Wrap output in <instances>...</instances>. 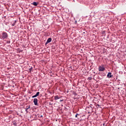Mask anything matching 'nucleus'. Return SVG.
<instances>
[{"label":"nucleus","instance_id":"nucleus-4","mask_svg":"<svg viewBox=\"0 0 126 126\" xmlns=\"http://www.w3.org/2000/svg\"><path fill=\"white\" fill-rule=\"evenodd\" d=\"M51 42H52V38L50 37L49 38L47 41L45 43V45H48V44H49V43H51Z\"/></svg>","mask_w":126,"mask_h":126},{"label":"nucleus","instance_id":"nucleus-18","mask_svg":"<svg viewBox=\"0 0 126 126\" xmlns=\"http://www.w3.org/2000/svg\"><path fill=\"white\" fill-rule=\"evenodd\" d=\"M39 118H43V115H40V116H38Z\"/></svg>","mask_w":126,"mask_h":126},{"label":"nucleus","instance_id":"nucleus-2","mask_svg":"<svg viewBox=\"0 0 126 126\" xmlns=\"http://www.w3.org/2000/svg\"><path fill=\"white\" fill-rule=\"evenodd\" d=\"M99 71H104L105 70V68L104 66H99L98 67Z\"/></svg>","mask_w":126,"mask_h":126},{"label":"nucleus","instance_id":"nucleus-20","mask_svg":"<svg viewBox=\"0 0 126 126\" xmlns=\"http://www.w3.org/2000/svg\"><path fill=\"white\" fill-rule=\"evenodd\" d=\"M63 99H61V100H60V102H63Z\"/></svg>","mask_w":126,"mask_h":126},{"label":"nucleus","instance_id":"nucleus-6","mask_svg":"<svg viewBox=\"0 0 126 126\" xmlns=\"http://www.w3.org/2000/svg\"><path fill=\"white\" fill-rule=\"evenodd\" d=\"M39 94H40V92H37L35 95H34L32 96V98H36V97H37V96L39 95Z\"/></svg>","mask_w":126,"mask_h":126},{"label":"nucleus","instance_id":"nucleus-5","mask_svg":"<svg viewBox=\"0 0 126 126\" xmlns=\"http://www.w3.org/2000/svg\"><path fill=\"white\" fill-rule=\"evenodd\" d=\"M107 76L108 78H111V77H113V76L112 75V73H111V72H108V74H107Z\"/></svg>","mask_w":126,"mask_h":126},{"label":"nucleus","instance_id":"nucleus-1","mask_svg":"<svg viewBox=\"0 0 126 126\" xmlns=\"http://www.w3.org/2000/svg\"><path fill=\"white\" fill-rule=\"evenodd\" d=\"M8 37V35L7 34V33L3 32L1 33V35L0 36V38H1L2 39H6Z\"/></svg>","mask_w":126,"mask_h":126},{"label":"nucleus","instance_id":"nucleus-12","mask_svg":"<svg viewBox=\"0 0 126 126\" xmlns=\"http://www.w3.org/2000/svg\"><path fill=\"white\" fill-rule=\"evenodd\" d=\"M13 125L14 126H16L17 125V123L16 122H14L13 123Z\"/></svg>","mask_w":126,"mask_h":126},{"label":"nucleus","instance_id":"nucleus-19","mask_svg":"<svg viewBox=\"0 0 126 126\" xmlns=\"http://www.w3.org/2000/svg\"><path fill=\"white\" fill-rule=\"evenodd\" d=\"M98 79L101 80V79H102V78H100V77H98Z\"/></svg>","mask_w":126,"mask_h":126},{"label":"nucleus","instance_id":"nucleus-14","mask_svg":"<svg viewBox=\"0 0 126 126\" xmlns=\"http://www.w3.org/2000/svg\"><path fill=\"white\" fill-rule=\"evenodd\" d=\"M79 116V114L78 113H77L76 115H75V118H77V116Z\"/></svg>","mask_w":126,"mask_h":126},{"label":"nucleus","instance_id":"nucleus-25","mask_svg":"<svg viewBox=\"0 0 126 126\" xmlns=\"http://www.w3.org/2000/svg\"><path fill=\"white\" fill-rule=\"evenodd\" d=\"M76 22H77V21H75V23H76Z\"/></svg>","mask_w":126,"mask_h":126},{"label":"nucleus","instance_id":"nucleus-8","mask_svg":"<svg viewBox=\"0 0 126 126\" xmlns=\"http://www.w3.org/2000/svg\"><path fill=\"white\" fill-rule=\"evenodd\" d=\"M55 100H59V99H61V97L59 96V95H55L54 96Z\"/></svg>","mask_w":126,"mask_h":126},{"label":"nucleus","instance_id":"nucleus-16","mask_svg":"<svg viewBox=\"0 0 126 126\" xmlns=\"http://www.w3.org/2000/svg\"><path fill=\"white\" fill-rule=\"evenodd\" d=\"M7 44H10V41H7Z\"/></svg>","mask_w":126,"mask_h":126},{"label":"nucleus","instance_id":"nucleus-24","mask_svg":"<svg viewBox=\"0 0 126 126\" xmlns=\"http://www.w3.org/2000/svg\"><path fill=\"white\" fill-rule=\"evenodd\" d=\"M97 106H98V107H99V106H100L99 104H97Z\"/></svg>","mask_w":126,"mask_h":126},{"label":"nucleus","instance_id":"nucleus-21","mask_svg":"<svg viewBox=\"0 0 126 126\" xmlns=\"http://www.w3.org/2000/svg\"><path fill=\"white\" fill-rule=\"evenodd\" d=\"M105 125H106L105 123H103V126H105Z\"/></svg>","mask_w":126,"mask_h":126},{"label":"nucleus","instance_id":"nucleus-7","mask_svg":"<svg viewBox=\"0 0 126 126\" xmlns=\"http://www.w3.org/2000/svg\"><path fill=\"white\" fill-rule=\"evenodd\" d=\"M25 109L27 113H29V112L28 111V110L30 109V105H29V106H27V108H25Z\"/></svg>","mask_w":126,"mask_h":126},{"label":"nucleus","instance_id":"nucleus-3","mask_svg":"<svg viewBox=\"0 0 126 126\" xmlns=\"http://www.w3.org/2000/svg\"><path fill=\"white\" fill-rule=\"evenodd\" d=\"M33 103H34L35 106H38V99L34 98Z\"/></svg>","mask_w":126,"mask_h":126},{"label":"nucleus","instance_id":"nucleus-15","mask_svg":"<svg viewBox=\"0 0 126 126\" xmlns=\"http://www.w3.org/2000/svg\"><path fill=\"white\" fill-rule=\"evenodd\" d=\"M88 79H89V80H91L92 79V77H88Z\"/></svg>","mask_w":126,"mask_h":126},{"label":"nucleus","instance_id":"nucleus-23","mask_svg":"<svg viewBox=\"0 0 126 126\" xmlns=\"http://www.w3.org/2000/svg\"><path fill=\"white\" fill-rule=\"evenodd\" d=\"M67 93H68V91H67Z\"/></svg>","mask_w":126,"mask_h":126},{"label":"nucleus","instance_id":"nucleus-10","mask_svg":"<svg viewBox=\"0 0 126 126\" xmlns=\"http://www.w3.org/2000/svg\"><path fill=\"white\" fill-rule=\"evenodd\" d=\"M100 76H106V73L105 72L99 73Z\"/></svg>","mask_w":126,"mask_h":126},{"label":"nucleus","instance_id":"nucleus-9","mask_svg":"<svg viewBox=\"0 0 126 126\" xmlns=\"http://www.w3.org/2000/svg\"><path fill=\"white\" fill-rule=\"evenodd\" d=\"M32 4L34 5V6H37L38 5V2L34 1L32 3Z\"/></svg>","mask_w":126,"mask_h":126},{"label":"nucleus","instance_id":"nucleus-22","mask_svg":"<svg viewBox=\"0 0 126 126\" xmlns=\"http://www.w3.org/2000/svg\"><path fill=\"white\" fill-rule=\"evenodd\" d=\"M10 118H11L10 117H9V120H10Z\"/></svg>","mask_w":126,"mask_h":126},{"label":"nucleus","instance_id":"nucleus-17","mask_svg":"<svg viewBox=\"0 0 126 126\" xmlns=\"http://www.w3.org/2000/svg\"><path fill=\"white\" fill-rule=\"evenodd\" d=\"M74 95H75V96H77V94L74 93Z\"/></svg>","mask_w":126,"mask_h":126},{"label":"nucleus","instance_id":"nucleus-11","mask_svg":"<svg viewBox=\"0 0 126 126\" xmlns=\"http://www.w3.org/2000/svg\"><path fill=\"white\" fill-rule=\"evenodd\" d=\"M17 51L19 53H21V52H23V50H21L19 48L17 49Z\"/></svg>","mask_w":126,"mask_h":126},{"label":"nucleus","instance_id":"nucleus-13","mask_svg":"<svg viewBox=\"0 0 126 126\" xmlns=\"http://www.w3.org/2000/svg\"><path fill=\"white\" fill-rule=\"evenodd\" d=\"M33 69V67H31L29 69V71H30V72H31V71H32V70Z\"/></svg>","mask_w":126,"mask_h":126}]
</instances>
